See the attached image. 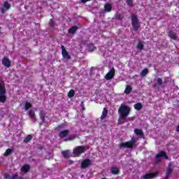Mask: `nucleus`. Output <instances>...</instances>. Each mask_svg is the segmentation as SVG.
Returning a JSON list of instances; mask_svg holds the SVG:
<instances>
[{"label":"nucleus","instance_id":"f257e3e1","mask_svg":"<svg viewBox=\"0 0 179 179\" xmlns=\"http://www.w3.org/2000/svg\"><path fill=\"white\" fill-rule=\"evenodd\" d=\"M131 112V108L129 106L125 105H121L118 109V113L121 120H125L127 117L129 115V113Z\"/></svg>","mask_w":179,"mask_h":179},{"label":"nucleus","instance_id":"f03ea898","mask_svg":"<svg viewBox=\"0 0 179 179\" xmlns=\"http://www.w3.org/2000/svg\"><path fill=\"white\" fill-rule=\"evenodd\" d=\"M89 149V146L85 145H80L77 146L73 149V153L76 156H79L80 155H82V153H85Z\"/></svg>","mask_w":179,"mask_h":179},{"label":"nucleus","instance_id":"7ed1b4c3","mask_svg":"<svg viewBox=\"0 0 179 179\" xmlns=\"http://www.w3.org/2000/svg\"><path fill=\"white\" fill-rule=\"evenodd\" d=\"M6 94L5 90V84L3 82L0 83V102L5 103L6 101Z\"/></svg>","mask_w":179,"mask_h":179},{"label":"nucleus","instance_id":"20e7f679","mask_svg":"<svg viewBox=\"0 0 179 179\" xmlns=\"http://www.w3.org/2000/svg\"><path fill=\"white\" fill-rule=\"evenodd\" d=\"M131 24L134 30L138 31L139 30V27H141V24H139V20H138V16L136 15H131Z\"/></svg>","mask_w":179,"mask_h":179},{"label":"nucleus","instance_id":"39448f33","mask_svg":"<svg viewBox=\"0 0 179 179\" xmlns=\"http://www.w3.org/2000/svg\"><path fill=\"white\" fill-rule=\"evenodd\" d=\"M136 143V139H135L134 138H131V141H127L125 143H122L120 144V146L122 148H134V145H135Z\"/></svg>","mask_w":179,"mask_h":179},{"label":"nucleus","instance_id":"423d86ee","mask_svg":"<svg viewBox=\"0 0 179 179\" xmlns=\"http://www.w3.org/2000/svg\"><path fill=\"white\" fill-rule=\"evenodd\" d=\"M162 159H169V157H167V153H166L164 151H161L156 155L157 162H161Z\"/></svg>","mask_w":179,"mask_h":179},{"label":"nucleus","instance_id":"0eeeda50","mask_svg":"<svg viewBox=\"0 0 179 179\" xmlns=\"http://www.w3.org/2000/svg\"><path fill=\"white\" fill-rule=\"evenodd\" d=\"M115 75V70L114 69V68H112L110 71L105 76V78L106 79V80H111V79H113V78H114Z\"/></svg>","mask_w":179,"mask_h":179},{"label":"nucleus","instance_id":"6e6552de","mask_svg":"<svg viewBox=\"0 0 179 179\" xmlns=\"http://www.w3.org/2000/svg\"><path fill=\"white\" fill-rule=\"evenodd\" d=\"M91 164H92V160L89 159H84L81 162V169H87V167H89V166H90Z\"/></svg>","mask_w":179,"mask_h":179},{"label":"nucleus","instance_id":"1a4fd4ad","mask_svg":"<svg viewBox=\"0 0 179 179\" xmlns=\"http://www.w3.org/2000/svg\"><path fill=\"white\" fill-rule=\"evenodd\" d=\"M62 55L66 59H71V55H69V53L66 51L64 45H62Z\"/></svg>","mask_w":179,"mask_h":179},{"label":"nucleus","instance_id":"9d476101","mask_svg":"<svg viewBox=\"0 0 179 179\" xmlns=\"http://www.w3.org/2000/svg\"><path fill=\"white\" fill-rule=\"evenodd\" d=\"M159 176V172H154V173H150L145 174L143 176V178L144 179H150V178H154V177H157Z\"/></svg>","mask_w":179,"mask_h":179},{"label":"nucleus","instance_id":"9b49d317","mask_svg":"<svg viewBox=\"0 0 179 179\" xmlns=\"http://www.w3.org/2000/svg\"><path fill=\"white\" fill-rule=\"evenodd\" d=\"M2 64L4 66L9 68L10 66V60L8 57H4L2 60Z\"/></svg>","mask_w":179,"mask_h":179},{"label":"nucleus","instance_id":"f8f14e48","mask_svg":"<svg viewBox=\"0 0 179 179\" xmlns=\"http://www.w3.org/2000/svg\"><path fill=\"white\" fill-rule=\"evenodd\" d=\"M28 115L30 117L31 121H33V122H36V121H37V120L36 119V113H34V111L33 110H29L28 112Z\"/></svg>","mask_w":179,"mask_h":179},{"label":"nucleus","instance_id":"ddd939ff","mask_svg":"<svg viewBox=\"0 0 179 179\" xmlns=\"http://www.w3.org/2000/svg\"><path fill=\"white\" fill-rule=\"evenodd\" d=\"M69 135V130H64L59 133V137L63 138Z\"/></svg>","mask_w":179,"mask_h":179},{"label":"nucleus","instance_id":"4468645a","mask_svg":"<svg viewBox=\"0 0 179 179\" xmlns=\"http://www.w3.org/2000/svg\"><path fill=\"white\" fill-rule=\"evenodd\" d=\"M107 114H108V112L107 111V109L104 108L102 111V115L101 116V120H105L107 117Z\"/></svg>","mask_w":179,"mask_h":179},{"label":"nucleus","instance_id":"2eb2a0df","mask_svg":"<svg viewBox=\"0 0 179 179\" xmlns=\"http://www.w3.org/2000/svg\"><path fill=\"white\" fill-rule=\"evenodd\" d=\"M24 107L25 111H27V110H29V108H31L33 106L29 102L25 101L24 103Z\"/></svg>","mask_w":179,"mask_h":179},{"label":"nucleus","instance_id":"dca6fc26","mask_svg":"<svg viewBox=\"0 0 179 179\" xmlns=\"http://www.w3.org/2000/svg\"><path fill=\"white\" fill-rule=\"evenodd\" d=\"M29 170H30V166L29 165H24L21 168V171H22V173H27Z\"/></svg>","mask_w":179,"mask_h":179},{"label":"nucleus","instance_id":"f3484780","mask_svg":"<svg viewBox=\"0 0 179 179\" xmlns=\"http://www.w3.org/2000/svg\"><path fill=\"white\" fill-rule=\"evenodd\" d=\"M131 92H132V87H131V85H127L126 86L124 93L126 94H129V93H131Z\"/></svg>","mask_w":179,"mask_h":179},{"label":"nucleus","instance_id":"a211bd4d","mask_svg":"<svg viewBox=\"0 0 179 179\" xmlns=\"http://www.w3.org/2000/svg\"><path fill=\"white\" fill-rule=\"evenodd\" d=\"M134 134L137 135L138 136H143V131L139 129H134Z\"/></svg>","mask_w":179,"mask_h":179},{"label":"nucleus","instance_id":"6ab92c4d","mask_svg":"<svg viewBox=\"0 0 179 179\" xmlns=\"http://www.w3.org/2000/svg\"><path fill=\"white\" fill-rule=\"evenodd\" d=\"M113 6L110 3H107L104 6V9L106 12H110Z\"/></svg>","mask_w":179,"mask_h":179},{"label":"nucleus","instance_id":"aec40b11","mask_svg":"<svg viewBox=\"0 0 179 179\" xmlns=\"http://www.w3.org/2000/svg\"><path fill=\"white\" fill-rule=\"evenodd\" d=\"M76 30H78V27L75 26L69 29V33L70 34H73L76 32Z\"/></svg>","mask_w":179,"mask_h":179},{"label":"nucleus","instance_id":"412c9836","mask_svg":"<svg viewBox=\"0 0 179 179\" xmlns=\"http://www.w3.org/2000/svg\"><path fill=\"white\" fill-rule=\"evenodd\" d=\"M172 171H173L171 170V168L170 166H169V168L167 169L166 173L165 179H168L169 177H170V174H171Z\"/></svg>","mask_w":179,"mask_h":179},{"label":"nucleus","instance_id":"4be33fe9","mask_svg":"<svg viewBox=\"0 0 179 179\" xmlns=\"http://www.w3.org/2000/svg\"><path fill=\"white\" fill-rule=\"evenodd\" d=\"M5 178H7V179H17V178H19V176H17V174L13 175L12 176H10L9 175H6Z\"/></svg>","mask_w":179,"mask_h":179},{"label":"nucleus","instance_id":"5701e85b","mask_svg":"<svg viewBox=\"0 0 179 179\" xmlns=\"http://www.w3.org/2000/svg\"><path fill=\"white\" fill-rule=\"evenodd\" d=\"M169 36L173 40H177V35H176V34L173 31H170L169 33Z\"/></svg>","mask_w":179,"mask_h":179},{"label":"nucleus","instance_id":"b1692460","mask_svg":"<svg viewBox=\"0 0 179 179\" xmlns=\"http://www.w3.org/2000/svg\"><path fill=\"white\" fill-rule=\"evenodd\" d=\"M134 108H135V110H137L138 111H139L140 110H142V103H138L134 104Z\"/></svg>","mask_w":179,"mask_h":179},{"label":"nucleus","instance_id":"393cba45","mask_svg":"<svg viewBox=\"0 0 179 179\" xmlns=\"http://www.w3.org/2000/svg\"><path fill=\"white\" fill-rule=\"evenodd\" d=\"M112 174L117 175L120 173V171L116 167H112L110 169Z\"/></svg>","mask_w":179,"mask_h":179},{"label":"nucleus","instance_id":"a878e982","mask_svg":"<svg viewBox=\"0 0 179 179\" xmlns=\"http://www.w3.org/2000/svg\"><path fill=\"white\" fill-rule=\"evenodd\" d=\"M136 48L140 51H142V50H143V43L142 42H138L136 45Z\"/></svg>","mask_w":179,"mask_h":179},{"label":"nucleus","instance_id":"bb28decb","mask_svg":"<svg viewBox=\"0 0 179 179\" xmlns=\"http://www.w3.org/2000/svg\"><path fill=\"white\" fill-rule=\"evenodd\" d=\"M148 73H149V70H148V69H145L141 72V76L143 78L144 76H146Z\"/></svg>","mask_w":179,"mask_h":179},{"label":"nucleus","instance_id":"cd10ccee","mask_svg":"<svg viewBox=\"0 0 179 179\" xmlns=\"http://www.w3.org/2000/svg\"><path fill=\"white\" fill-rule=\"evenodd\" d=\"M31 139H33V136L31 135H28L24 140V142H25V143H27L29 142H30Z\"/></svg>","mask_w":179,"mask_h":179},{"label":"nucleus","instance_id":"c85d7f7f","mask_svg":"<svg viewBox=\"0 0 179 179\" xmlns=\"http://www.w3.org/2000/svg\"><path fill=\"white\" fill-rule=\"evenodd\" d=\"M3 8H5V9H6L7 10L8 9H10V5L9 4V3H8V1H5L3 3Z\"/></svg>","mask_w":179,"mask_h":179},{"label":"nucleus","instance_id":"c756f323","mask_svg":"<svg viewBox=\"0 0 179 179\" xmlns=\"http://www.w3.org/2000/svg\"><path fill=\"white\" fill-rule=\"evenodd\" d=\"M69 97H73L75 96V91L73 90H71L68 94Z\"/></svg>","mask_w":179,"mask_h":179},{"label":"nucleus","instance_id":"7c9ffc66","mask_svg":"<svg viewBox=\"0 0 179 179\" xmlns=\"http://www.w3.org/2000/svg\"><path fill=\"white\" fill-rule=\"evenodd\" d=\"M12 150L11 149H8L6 150V151L4 153V156H9V155H10V153H12Z\"/></svg>","mask_w":179,"mask_h":179},{"label":"nucleus","instance_id":"2f4dec72","mask_svg":"<svg viewBox=\"0 0 179 179\" xmlns=\"http://www.w3.org/2000/svg\"><path fill=\"white\" fill-rule=\"evenodd\" d=\"M44 117H45V114L43 111H41L40 113V118L42 120V121H44Z\"/></svg>","mask_w":179,"mask_h":179},{"label":"nucleus","instance_id":"473e14b6","mask_svg":"<svg viewBox=\"0 0 179 179\" xmlns=\"http://www.w3.org/2000/svg\"><path fill=\"white\" fill-rule=\"evenodd\" d=\"M157 82L159 86H162V85H163V80H162L161 78H157Z\"/></svg>","mask_w":179,"mask_h":179},{"label":"nucleus","instance_id":"72a5a7b5","mask_svg":"<svg viewBox=\"0 0 179 179\" xmlns=\"http://www.w3.org/2000/svg\"><path fill=\"white\" fill-rule=\"evenodd\" d=\"M126 2L129 6H133L134 3L132 2V0H126Z\"/></svg>","mask_w":179,"mask_h":179},{"label":"nucleus","instance_id":"f704fd0d","mask_svg":"<svg viewBox=\"0 0 179 179\" xmlns=\"http://www.w3.org/2000/svg\"><path fill=\"white\" fill-rule=\"evenodd\" d=\"M76 135H73V136H70L69 138H68L65 141H73V139H76Z\"/></svg>","mask_w":179,"mask_h":179},{"label":"nucleus","instance_id":"c9c22d12","mask_svg":"<svg viewBox=\"0 0 179 179\" xmlns=\"http://www.w3.org/2000/svg\"><path fill=\"white\" fill-rule=\"evenodd\" d=\"M62 155H63L64 157H68V156H69L68 151H63Z\"/></svg>","mask_w":179,"mask_h":179},{"label":"nucleus","instance_id":"e433bc0d","mask_svg":"<svg viewBox=\"0 0 179 179\" xmlns=\"http://www.w3.org/2000/svg\"><path fill=\"white\" fill-rule=\"evenodd\" d=\"M50 25L51 27H54V21L50 20Z\"/></svg>","mask_w":179,"mask_h":179},{"label":"nucleus","instance_id":"4c0bfd02","mask_svg":"<svg viewBox=\"0 0 179 179\" xmlns=\"http://www.w3.org/2000/svg\"><path fill=\"white\" fill-rule=\"evenodd\" d=\"M90 51H94V45H91V49Z\"/></svg>","mask_w":179,"mask_h":179},{"label":"nucleus","instance_id":"58836bf2","mask_svg":"<svg viewBox=\"0 0 179 179\" xmlns=\"http://www.w3.org/2000/svg\"><path fill=\"white\" fill-rule=\"evenodd\" d=\"M88 1L90 0H81V2H83V3H86V2H88Z\"/></svg>","mask_w":179,"mask_h":179},{"label":"nucleus","instance_id":"ea45409f","mask_svg":"<svg viewBox=\"0 0 179 179\" xmlns=\"http://www.w3.org/2000/svg\"><path fill=\"white\" fill-rule=\"evenodd\" d=\"M176 131H177V132H179V125L177 127Z\"/></svg>","mask_w":179,"mask_h":179},{"label":"nucleus","instance_id":"a19ab883","mask_svg":"<svg viewBox=\"0 0 179 179\" xmlns=\"http://www.w3.org/2000/svg\"><path fill=\"white\" fill-rule=\"evenodd\" d=\"M1 13H5V11L3 10V8H1Z\"/></svg>","mask_w":179,"mask_h":179},{"label":"nucleus","instance_id":"79ce46f5","mask_svg":"<svg viewBox=\"0 0 179 179\" xmlns=\"http://www.w3.org/2000/svg\"><path fill=\"white\" fill-rule=\"evenodd\" d=\"M59 128H61V126H59Z\"/></svg>","mask_w":179,"mask_h":179}]
</instances>
